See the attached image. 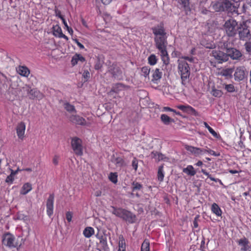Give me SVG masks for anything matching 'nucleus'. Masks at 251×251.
Masks as SVG:
<instances>
[{
    "label": "nucleus",
    "mask_w": 251,
    "mask_h": 251,
    "mask_svg": "<svg viewBox=\"0 0 251 251\" xmlns=\"http://www.w3.org/2000/svg\"><path fill=\"white\" fill-rule=\"evenodd\" d=\"M238 32L239 39L243 41H247L251 38L250 30L246 25H241L238 27Z\"/></svg>",
    "instance_id": "13"
},
{
    "label": "nucleus",
    "mask_w": 251,
    "mask_h": 251,
    "mask_svg": "<svg viewBox=\"0 0 251 251\" xmlns=\"http://www.w3.org/2000/svg\"><path fill=\"white\" fill-rule=\"evenodd\" d=\"M15 179V177L11 173L5 179V182L8 184H11L13 183Z\"/></svg>",
    "instance_id": "46"
},
{
    "label": "nucleus",
    "mask_w": 251,
    "mask_h": 251,
    "mask_svg": "<svg viewBox=\"0 0 251 251\" xmlns=\"http://www.w3.org/2000/svg\"><path fill=\"white\" fill-rule=\"evenodd\" d=\"M127 86L121 83H117L112 85L111 90L108 92V96L111 99L121 98L122 96L119 95L120 93L127 88Z\"/></svg>",
    "instance_id": "7"
},
{
    "label": "nucleus",
    "mask_w": 251,
    "mask_h": 251,
    "mask_svg": "<svg viewBox=\"0 0 251 251\" xmlns=\"http://www.w3.org/2000/svg\"><path fill=\"white\" fill-rule=\"evenodd\" d=\"M32 190V185L29 182H26L24 184L21 191L20 194L21 195H25L27 194Z\"/></svg>",
    "instance_id": "26"
},
{
    "label": "nucleus",
    "mask_w": 251,
    "mask_h": 251,
    "mask_svg": "<svg viewBox=\"0 0 251 251\" xmlns=\"http://www.w3.org/2000/svg\"><path fill=\"white\" fill-rule=\"evenodd\" d=\"M38 91L36 89H31L30 91V94L32 95H34V97H38Z\"/></svg>",
    "instance_id": "56"
},
{
    "label": "nucleus",
    "mask_w": 251,
    "mask_h": 251,
    "mask_svg": "<svg viewBox=\"0 0 251 251\" xmlns=\"http://www.w3.org/2000/svg\"><path fill=\"white\" fill-rule=\"evenodd\" d=\"M151 30L155 36V47L168 44L167 33L163 23H160L152 27Z\"/></svg>",
    "instance_id": "1"
},
{
    "label": "nucleus",
    "mask_w": 251,
    "mask_h": 251,
    "mask_svg": "<svg viewBox=\"0 0 251 251\" xmlns=\"http://www.w3.org/2000/svg\"><path fill=\"white\" fill-rule=\"evenodd\" d=\"M52 32L53 35L55 37L58 38H62L65 39L66 41L69 40L68 37L62 33L61 28L58 25L53 26Z\"/></svg>",
    "instance_id": "21"
},
{
    "label": "nucleus",
    "mask_w": 251,
    "mask_h": 251,
    "mask_svg": "<svg viewBox=\"0 0 251 251\" xmlns=\"http://www.w3.org/2000/svg\"><path fill=\"white\" fill-rule=\"evenodd\" d=\"M100 244H101L102 245V247L104 249H105L106 247H108L107 239L105 237L101 236L100 238Z\"/></svg>",
    "instance_id": "45"
},
{
    "label": "nucleus",
    "mask_w": 251,
    "mask_h": 251,
    "mask_svg": "<svg viewBox=\"0 0 251 251\" xmlns=\"http://www.w3.org/2000/svg\"><path fill=\"white\" fill-rule=\"evenodd\" d=\"M150 242L148 239H146L142 244L141 251H150Z\"/></svg>",
    "instance_id": "35"
},
{
    "label": "nucleus",
    "mask_w": 251,
    "mask_h": 251,
    "mask_svg": "<svg viewBox=\"0 0 251 251\" xmlns=\"http://www.w3.org/2000/svg\"><path fill=\"white\" fill-rule=\"evenodd\" d=\"M151 155V157L155 159V160L157 162L160 161H167L169 160V158L166 157L164 154L156 151H152Z\"/></svg>",
    "instance_id": "22"
},
{
    "label": "nucleus",
    "mask_w": 251,
    "mask_h": 251,
    "mask_svg": "<svg viewBox=\"0 0 251 251\" xmlns=\"http://www.w3.org/2000/svg\"><path fill=\"white\" fill-rule=\"evenodd\" d=\"M178 70L180 75L181 83L185 85L189 81L190 68L187 62L184 60H178Z\"/></svg>",
    "instance_id": "3"
},
{
    "label": "nucleus",
    "mask_w": 251,
    "mask_h": 251,
    "mask_svg": "<svg viewBox=\"0 0 251 251\" xmlns=\"http://www.w3.org/2000/svg\"><path fill=\"white\" fill-rule=\"evenodd\" d=\"M64 108L67 111L69 112H72L73 111L76 112L75 106L69 102H66L64 103Z\"/></svg>",
    "instance_id": "42"
},
{
    "label": "nucleus",
    "mask_w": 251,
    "mask_h": 251,
    "mask_svg": "<svg viewBox=\"0 0 251 251\" xmlns=\"http://www.w3.org/2000/svg\"><path fill=\"white\" fill-rule=\"evenodd\" d=\"M71 144L74 152L75 155L79 156L83 155L82 141L80 138L77 137L72 138Z\"/></svg>",
    "instance_id": "8"
},
{
    "label": "nucleus",
    "mask_w": 251,
    "mask_h": 251,
    "mask_svg": "<svg viewBox=\"0 0 251 251\" xmlns=\"http://www.w3.org/2000/svg\"><path fill=\"white\" fill-rule=\"evenodd\" d=\"M211 55L219 63H222L228 60L226 53L221 50H214L211 52Z\"/></svg>",
    "instance_id": "12"
},
{
    "label": "nucleus",
    "mask_w": 251,
    "mask_h": 251,
    "mask_svg": "<svg viewBox=\"0 0 251 251\" xmlns=\"http://www.w3.org/2000/svg\"><path fill=\"white\" fill-rule=\"evenodd\" d=\"M182 171L183 173L190 176H194L196 174V172L195 171L194 167L193 166L190 165H188L187 167L183 168Z\"/></svg>",
    "instance_id": "29"
},
{
    "label": "nucleus",
    "mask_w": 251,
    "mask_h": 251,
    "mask_svg": "<svg viewBox=\"0 0 251 251\" xmlns=\"http://www.w3.org/2000/svg\"><path fill=\"white\" fill-rule=\"evenodd\" d=\"M70 121L73 124L80 126H87V122L84 118L77 115H72L69 118Z\"/></svg>",
    "instance_id": "16"
},
{
    "label": "nucleus",
    "mask_w": 251,
    "mask_h": 251,
    "mask_svg": "<svg viewBox=\"0 0 251 251\" xmlns=\"http://www.w3.org/2000/svg\"><path fill=\"white\" fill-rule=\"evenodd\" d=\"M176 107L188 114L193 115L195 116L198 115V112L193 107L188 104L177 105L176 106Z\"/></svg>",
    "instance_id": "14"
},
{
    "label": "nucleus",
    "mask_w": 251,
    "mask_h": 251,
    "mask_svg": "<svg viewBox=\"0 0 251 251\" xmlns=\"http://www.w3.org/2000/svg\"><path fill=\"white\" fill-rule=\"evenodd\" d=\"M73 214L70 211H68L66 213V218L69 223L72 221Z\"/></svg>",
    "instance_id": "50"
},
{
    "label": "nucleus",
    "mask_w": 251,
    "mask_h": 251,
    "mask_svg": "<svg viewBox=\"0 0 251 251\" xmlns=\"http://www.w3.org/2000/svg\"><path fill=\"white\" fill-rule=\"evenodd\" d=\"M132 166L135 171H136L138 166V160L136 157H134L132 161Z\"/></svg>",
    "instance_id": "48"
},
{
    "label": "nucleus",
    "mask_w": 251,
    "mask_h": 251,
    "mask_svg": "<svg viewBox=\"0 0 251 251\" xmlns=\"http://www.w3.org/2000/svg\"><path fill=\"white\" fill-rule=\"evenodd\" d=\"M118 249H126V244L125 238L123 235L119 236Z\"/></svg>",
    "instance_id": "36"
},
{
    "label": "nucleus",
    "mask_w": 251,
    "mask_h": 251,
    "mask_svg": "<svg viewBox=\"0 0 251 251\" xmlns=\"http://www.w3.org/2000/svg\"><path fill=\"white\" fill-rule=\"evenodd\" d=\"M109 179L113 183L116 184L118 182V175L117 173H110L108 176Z\"/></svg>",
    "instance_id": "40"
},
{
    "label": "nucleus",
    "mask_w": 251,
    "mask_h": 251,
    "mask_svg": "<svg viewBox=\"0 0 251 251\" xmlns=\"http://www.w3.org/2000/svg\"><path fill=\"white\" fill-rule=\"evenodd\" d=\"M211 211L217 216H221L222 214L221 209L220 208L219 205L216 203H213L211 207Z\"/></svg>",
    "instance_id": "28"
},
{
    "label": "nucleus",
    "mask_w": 251,
    "mask_h": 251,
    "mask_svg": "<svg viewBox=\"0 0 251 251\" xmlns=\"http://www.w3.org/2000/svg\"><path fill=\"white\" fill-rule=\"evenodd\" d=\"M235 0H224L223 2L216 3L213 7L216 11H235L234 2Z\"/></svg>",
    "instance_id": "6"
},
{
    "label": "nucleus",
    "mask_w": 251,
    "mask_h": 251,
    "mask_svg": "<svg viewBox=\"0 0 251 251\" xmlns=\"http://www.w3.org/2000/svg\"><path fill=\"white\" fill-rule=\"evenodd\" d=\"M161 121L166 125L170 124L171 122H174V120L166 114H162L160 117Z\"/></svg>",
    "instance_id": "32"
},
{
    "label": "nucleus",
    "mask_w": 251,
    "mask_h": 251,
    "mask_svg": "<svg viewBox=\"0 0 251 251\" xmlns=\"http://www.w3.org/2000/svg\"><path fill=\"white\" fill-rule=\"evenodd\" d=\"M167 45L156 46L157 49L160 52V56L163 63L168 65L170 63V58L167 50Z\"/></svg>",
    "instance_id": "11"
},
{
    "label": "nucleus",
    "mask_w": 251,
    "mask_h": 251,
    "mask_svg": "<svg viewBox=\"0 0 251 251\" xmlns=\"http://www.w3.org/2000/svg\"><path fill=\"white\" fill-rule=\"evenodd\" d=\"M86 61L85 58L81 54L75 53L72 58L71 64L73 66H74L79 62L83 63Z\"/></svg>",
    "instance_id": "23"
},
{
    "label": "nucleus",
    "mask_w": 251,
    "mask_h": 251,
    "mask_svg": "<svg viewBox=\"0 0 251 251\" xmlns=\"http://www.w3.org/2000/svg\"><path fill=\"white\" fill-rule=\"evenodd\" d=\"M237 243L238 245L241 247V251H251V248L249 245L250 242L246 237L239 239Z\"/></svg>",
    "instance_id": "19"
},
{
    "label": "nucleus",
    "mask_w": 251,
    "mask_h": 251,
    "mask_svg": "<svg viewBox=\"0 0 251 251\" xmlns=\"http://www.w3.org/2000/svg\"><path fill=\"white\" fill-rule=\"evenodd\" d=\"M193 226L194 228H197L198 227V223L197 220V217H196L193 221Z\"/></svg>",
    "instance_id": "61"
},
{
    "label": "nucleus",
    "mask_w": 251,
    "mask_h": 251,
    "mask_svg": "<svg viewBox=\"0 0 251 251\" xmlns=\"http://www.w3.org/2000/svg\"><path fill=\"white\" fill-rule=\"evenodd\" d=\"M211 94L213 96L217 98H220L223 95V93L221 90L216 89L215 88H212Z\"/></svg>",
    "instance_id": "39"
},
{
    "label": "nucleus",
    "mask_w": 251,
    "mask_h": 251,
    "mask_svg": "<svg viewBox=\"0 0 251 251\" xmlns=\"http://www.w3.org/2000/svg\"><path fill=\"white\" fill-rule=\"evenodd\" d=\"M201 172L203 175L207 176V177L209 178L211 180L215 181L216 182H218L221 185H224L221 179L212 177L211 175H210L209 173L207 172V171L205 169H202L201 171Z\"/></svg>",
    "instance_id": "30"
},
{
    "label": "nucleus",
    "mask_w": 251,
    "mask_h": 251,
    "mask_svg": "<svg viewBox=\"0 0 251 251\" xmlns=\"http://www.w3.org/2000/svg\"><path fill=\"white\" fill-rule=\"evenodd\" d=\"M250 8H251V0H250V1L248 2L247 3L243 4V7H242L243 12L247 13L248 14H250V13L249 11Z\"/></svg>",
    "instance_id": "43"
},
{
    "label": "nucleus",
    "mask_w": 251,
    "mask_h": 251,
    "mask_svg": "<svg viewBox=\"0 0 251 251\" xmlns=\"http://www.w3.org/2000/svg\"><path fill=\"white\" fill-rule=\"evenodd\" d=\"M83 77L84 78L85 80H87L90 77V73L88 71H84L83 75Z\"/></svg>",
    "instance_id": "54"
},
{
    "label": "nucleus",
    "mask_w": 251,
    "mask_h": 251,
    "mask_svg": "<svg viewBox=\"0 0 251 251\" xmlns=\"http://www.w3.org/2000/svg\"><path fill=\"white\" fill-rule=\"evenodd\" d=\"M224 27L228 36L233 37L236 35L239 27L236 20L230 19L225 22Z\"/></svg>",
    "instance_id": "4"
},
{
    "label": "nucleus",
    "mask_w": 251,
    "mask_h": 251,
    "mask_svg": "<svg viewBox=\"0 0 251 251\" xmlns=\"http://www.w3.org/2000/svg\"><path fill=\"white\" fill-rule=\"evenodd\" d=\"M162 75V73L160 71V69L158 68H156L153 72L152 75V81L154 83H156L157 81L160 80Z\"/></svg>",
    "instance_id": "25"
},
{
    "label": "nucleus",
    "mask_w": 251,
    "mask_h": 251,
    "mask_svg": "<svg viewBox=\"0 0 251 251\" xmlns=\"http://www.w3.org/2000/svg\"><path fill=\"white\" fill-rule=\"evenodd\" d=\"M244 46H245L246 50L249 53L251 52V42H247L245 44Z\"/></svg>",
    "instance_id": "51"
},
{
    "label": "nucleus",
    "mask_w": 251,
    "mask_h": 251,
    "mask_svg": "<svg viewBox=\"0 0 251 251\" xmlns=\"http://www.w3.org/2000/svg\"><path fill=\"white\" fill-rule=\"evenodd\" d=\"M2 238V244L9 248H19L22 245V243L15 241V237L9 232L4 233Z\"/></svg>",
    "instance_id": "5"
},
{
    "label": "nucleus",
    "mask_w": 251,
    "mask_h": 251,
    "mask_svg": "<svg viewBox=\"0 0 251 251\" xmlns=\"http://www.w3.org/2000/svg\"><path fill=\"white\" fill-rule=\"evenodd\" d=\"M17 72L21 75L25 77H27L30 74V71L28 68L24 66H19L17 69Z\"/></svg>",
    "instance_id": "24"
},
{
    "label": "nucleus",
    "mask_w": 251,
    "mask_h": 251,
    "mask_svg": "<svg viewBox=\"0 0 251 251\" xmlns=\"http://www.w3.org/2000/svg\"><path fill=\"white\" fill-rule=\"evenodd\" d=\"M233 72V69L231 68L223 69L221 71L220 75L226 77H231Z\"/></svg>",
    "instance_id": "34"
},
{
    "label": "nucleus",
    "mask_w": 251,
    "mask_h": 251,
    "mask_svg": "<svg viewBox=\"0 0 251 251\" xmlns=\"http://www.w3.org/2000/svg\"><path fill=\"white\" fill-rule=\"evenodd\" d=\"M54 199V194H50L47 201V214L49 217H50L53 213Z\"/></svg>",
    "instance_id": "15"
},
{
    "label": "nucleus",
    "mask_w": 251,
    "mask_h": 251,
    "mask_svg": "<svg viewBox=\"0 0 251 251\" xmlns=\"http://www.w3.org/2000/svg\"><path fill=\"white\" fill-rule=\"evenodd\" d=\"M224 46L226 50L228 58L230 57L233 60H240L241 59L242 54L239 50L234 48H228L227 45L226 43H224Z\"/></svg>",
    "instance_id": "9"
},
{
    "label": "nucleus",
    "mask_w": 251,
    "mask_h": 251,
    "mask_svg": "<svg viewBox=\"0 0 251 251\" xmlns=\"http://www.w3.org/2000/svg\"><path fill=\"white\" fill-rule=\"evenodd\" d=\"M75 42L76 43V44H77V45L78 46V47L80 49H84V46L81 43H80L77 39H75Z\"/></svg>",
    "instance_id": "58"
},
{
    "label": "nucleus",
    "mask_w": 251,
    "mask_h": 251,
    "mask_svg": "<svg viewBox=\"0 0 251 251\" xmlns=\"http://www.w3.org/2000/svg\"><path fill=\"white\" fill-rule=\"evenodd\" d=\"M162 111H170V112H171V111H173V110H172V108H170L169 107H168V106H165V107H163Z\"/></svg>",
    "instance_id": "60"
},
{
    "label": "nucleus",
    "mask_w": 251,
    "mask_h": 251,
    "mask_svg": "<svg viewBox=\"0 0 251 251\" xmlns=\"http://www.w3.org/2000/svg\"><path fill=\"white\" fill-rule=\"evenodd\" d=\"M180 60H184V61H188L189 62H193L194 61V58L192 56H182L181 57V59Z\"/></svg>",
    "instance_id": "52"
},
{
    "label": "nucleus",
    "mask_w": 251,
    "mask_h": 251,
    "mask_svg": "<svg viewBox=\"0 0 251 251\" xmlns=\"http://www.w3.org/2000/svg\"><path fill=\"white\" fill-rule=\"evenodd\" d=\"M102 67V63L100 62V59H98L94 65V68L95 70H99L101 69Z\"/></svg>",
    "instance_id": "49"
},
{
    "label": "nucleus",
    "mask_w": 251,
    "mask_h": 251,
    "mask_svg": "<svg viewBox=\"0 0 251 251\" xmlns=\"http://www.w3.org/2000/svg\"><path fill=\"white\" fill-rule=\"evenodd\" d=\"M16 133L18 138L23 140L25 137V124L23 122L18 123L16 128Z\"/></svg>",
    "instance_id": "18"
},
{
    "label": "nucleus",
    "mask_w": 251,
    "mask_h": 251,
    "mask_svg": "<svg viewBox=\"0 0 251 251\" xmlns=\"http://www.w3.org/2000/svg\"><path fill=\"white\" fill-rule=\"evenodd\" d=\"M164 177V173L163 172V166L159 167L157 172V178L159 181H163Z\"/></svg>",
    "instance_id": "38"
},
{
    "label": "nucleus",
    "mask_w": 251,
    "mask_h": 251,
    "mask_svg": "<svg viewBox=\"0 0 251 251\" xmlns=\"http://www.w3.org/2000/svg\"><path fill=\"white\" fill-rule=\"evenodd\" d=\"M59 159V157L58 155H55L54 156L52 159V162L55 165H58Z\"/></svg>",
    "instance_id": "55"
},
{
    "label": "nucleus",
    "mask_w": 251,
    "mask_h": 251,
    "mask_svg": "<svg viewBox=\"0 0 251 251\" xmlns=\"http://www.w3.org/2000/svg\"><path fill=\"white\" fill-rule=\"evenodd\" d=\"M184 148L186 150H187L188 151L190 152L191 153L195 155V156H198L205 152H208L212 154H214L215 153V151L212 150H210L209 151H208L200 148L189 146L188 145H185L184 146Z\"/></svg>",
    "instance_id": "10"
},
{
    "label": "nucleus",
    "mask_w": 251,
    "mask_h": 251,
    "mask_svg": "<svg viewBox=\"0 0 251 251\" xmlns=\"http://www.w3.org/2000/svg\"><path fill=\"white\" fill-rule=\"evenodd\" d=\"M245 69L243 66H240L236 68L234 75L235 80L241 81L244 79L245 75Z\"/></svg>",
    "instance_id": "17"
},
{
    "label": "nucleus",
    "mask_w": 251,
    "mask_h": 251,
    "mask_svg": "<svg viewBox=\"0 0 251 251\" xmlns=\"http://www.w3.org/2000/svg\"><path fill=\"white\" fill-rule=\"evenodd\" d=\"M151 68L149 66H144L141 68V74L145 77L149 76Z\"/></svg>",
    "instance_id": "41"
},
{
    "label": "nucleus",
    "mask_w": 251,
    "mask_h": 251,
    "mask_svg": "<svg viewBox=\"0 0 251 251\" xmlns=\"http://www.w3.org/2000/svg\"><path fill=\"white\" fill-rule=\"evenodd\" d=\"M115 163L117 167H122L126 166L125 161L120 157H117L115 159Z\"/></svg>",
    "instance_id": "37"
},
{
    "label": "nucleus",
    "mask_w": 251,
    "mask_h": 251,
    "mask_svg": "<svg viewBox=\"0 0 251 251\" xmlns=\"http://www.w3.org/2000/svg\"><path fill=\"white\" fill-rule=\"evenodd\" d=\"M101 195V192L100 190H98L95 192V196L96 197H100Z\"/></svg>",
    "instance_id": "62"
},
{
    "label": "nucleus",
    "mask_w": 251,
    "mask_h": 251,
    "mask_svg": "<svg viewBox=\"0 0 251 251\" xmlns=\"http://www.w3.org/2000/svg\"><path fill=\"white\" fill-rule=\"evenodd\" d=\"M209 132L214 137L216 138H218V134L212 128Z\"/></svg>",
    "instance_id": "57"
},
{
    "label": "nucleus",
    "mask_w": 251,
    "mask_h": 251,
    "mask_svg": "<svg viewBox=\"0 0 251 251\" xmlns=\"http://www.w3.org/2000/svg\"><path fill=\"white\" fill-rule=\"evenodd\" d=\"M100 0L104 5L109 4L112 1V0Z\"/></svg>",
    "instance_id": "59"
},
{
    "label": "nucleus",
    "mask_w": 251,
    "mask_h": 251,
    "mask_svg": "<svg viewBox=\"0 0 251 251\" xmlns=\"http://www.w3.org/2000/svg\"><path fill=\"white\" fill-rule=\"evenodd\" d=\"M94 229L90 226L86 227L83 231L84 236L86 238H90L94 234Z\"/></svg>",
    "instance_id": "31"
},
{
    "label": "nucleus",
    "mask_w": 251,
    "mask_h": 251,
    "mask_svg": "<svg viewBox=\"0 0 251 251\" xmlns=\"http://www.w3.org/2000/svg\"><path fill=\"white\" fill-rule=\"evenodd\" d=\"M223 85L224 86L225 89L226 90L227 92L229 93H232L235 92V89L234 85L232 84H224Z\"/></svg>",
    "instance_id": "44"
},
{
    "label": "nucleus",
    "mask_w": 251,
    "mask_h": 251,
    "mask_svg": "<svg viewBox=\"0 0 251 251\" xmlns=\"http://www.w3.org/2000/svg\"><path fill=\"white\" fill-rule=\"evenodd\" d=\"M54 11H55V15L56 17H58L61 20L64 18L63 16L62 15L61 11L60 10H59L58 9H57L56 7L54 10Z\"/></svg>",
    "instance_id": "53"
},
{
    "label": "nucleus",
    "mask_w": 251,
    "mask_h": 251,
    "mask_svg": "<svg viewBox=\"0 0 251 251\" xmlns=\"http://www.w3.org/2000/svg\"><path fill=\"white\" fill-rule=\"evenodd\" d=\"M142 188H143V185L139 182L133 181L132 183L131 190H132V192L133 193H134L135 192H137L138 191L141 190L142 189ZM136 196L137 197H140V195H139L137 192H136Z\"/></svg>",
    "instance_id": "27"
},
{
    "label": "nucleus",
    "mask_w": 251,
    "mask_h": 251,
    "mask_svg": "<svg viewBox=\"0 0 251 251\" xmlns=\"http://www.w3.org/2000/svg\"><path fill=\"white\" fill-rule=\"evenodd\" d=\"M179 3L184 8H188L189 6V0H179Z\"/></svg>",
    "instance_id": "47"
},
{
    "label": "nucleus",
    "mask_w": 251,
    "mask_h": 251,
    "mask_svg": "<svg viewBox=\"0 0 251 251\" xmlns=\"http://www.w3.org/2000/svg\"><path fill=\"white\" fill-rule=\"evenodd\" d=\"M67 30H68V32L71 34H73V29L69 27V26H67V28H66Z\"/></svg>",
    "instance_id": "63"
},
{
    "label": "nucleus",
    "mask_w": 251,
    "mask_h": 251,
    "mask_svg": "<svg viewBox=\"0 0 251 251\" xmlns=\"http://www.w3.org/2000/svg\"><path fill=\"white\" fill-rule=\"evenodd\" d=\"M228 172L231 174H235L239 173L238 171L234 170H229Z\"/></svg>",
    "instance_id": "64"
},
{
    "label": "nucleus",
    "mask_w": 251,
    "mask_h": 251,
    "mask_svg": "<svg viewBox=\"0 0 251 251\" xmlns=\"http://www.w3.org/2000/svg\"><path fill=\"white\" fill-rule=\"evenodd\" d=\"M108 72L111 74L115 78L122 74V71L116 63H113L108 67Z\"/></svg>",
    "instance_id": "20"
},
{
    "label": "nucleus",
    "mask_w": 251,
    "mask_h": 251,
    "mask_svg": "<svg viewBox=\"0 0 251 251\" xmlns=\"http://www.w3.org/2000/svg\"><path fill=\"white\" fill-rule=\"evenodd\" d=\"M112 209L111 213L124 221L129 223L133 224L136 221V216L131 211L125 208L117 207L114 206H111Z\"/></svg>",
    "instance_id": "2"
},
{
    "label": "nucleus",
    "mask_w": 251,
    "mask_h": 251,
    "mask_svg": "<svg viewBox=\"0 0 251 251\" xmlns=\"http://www.w3.org/2000/svg\"><path fill=\"white\" fill-rule=\"evenodd\" d=\"M158 61V58L154 54H151L148 58V63L151 65H155Z\"/></svg>",
    "instance_id": "33"
}]
</instances>
